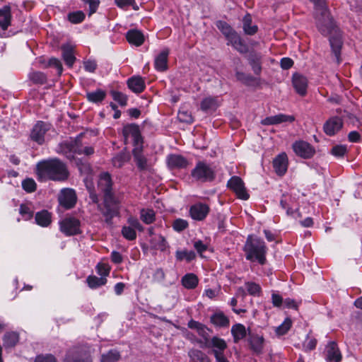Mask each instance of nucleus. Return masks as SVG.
I'll return each instance as SVG.
<instances>
[{
  "mask_svg": "<svg viewBox=\"0 0 362 362\" xmlns=\"http://www.w3.org/2000/svg\"><path fill=\"white\" fill-rule=\"evenodd\" d=\"M113 182L107 172L100 173L98 182V190L103 195V208L100 209L107 223H112L114 217L119 214L120 202L113 191Z\"/></svg>",
  "mask_w": 362,
  "mask_h": 362,
  "instance_id": "1",
  "label": "nucleus"
},
{
  "mask_svg": "<svg viewBox=\"0 0 362 362\" xmlns=\"http://www.w3.org/2000/svg\"><path fill=\"white\" fill-rule=\"evenodd\" d=\"M37 173L40 179L64 181L69 177L66 165L59 159L54 158L39 162Z\"/></svg>",
  "mask_w": 362,
  "mask_h": 362,
  "instance_id": "2",
  "label": "nucleus"
},
{
  "mask_svg": "<svg viewBox=\"0 0 362 362\" xmlns=\"http://www.w3.org/2000/svg\"><path fill=\"white\" fill-rule=\"evenodd\" d=\"M267 247L265 242L257 237L249 235L243 247L245 259L251 262H257L260 265L267 263Z\"/></svg>",
  "mask_w": 362,
  "mask_h": 362,
  "instance_id": "3",
  "label": "nucleus"
},
{
  "mask_svg": "<svg viewBox=\"0 0 362 362\" xmlns=\"http://www.w3.org/2000/svg\"><path fill=\"white\" fill-rule=\"evenodd\" d=\"M193 180L198 182H211L216 178V173L209 164L205 161H198L190 174Z\"/></svg>",
  "mask_w": 362,
  "mask_h": 362,
  "instance_id": "4",
  "label": "nucleus"
},
{
  "mask_svg": "<svg viewBox=\"0 0 362 362\" xmlns=\"http://www.w3.org/2000/svg\"><path fill=\"white\" fill-rule=\"evenodd\" d=\"M81 138L82 136L78 135L74 139H71L69 141H64L59 146L60 151L69 160L74 158V153L83 154L84 146H83Z\"/></svg>",
  "mask_w": 362,
  "mask_h": 362,
  "instance_id": "5",
  "label": "nucleus"
},
{
  "mask_svg": "<svg viewBox=\"0 0 362 362\" xmlns=\"http://www.w3.org/2000/svg\"><path fill=\"white\" fill-rule=\"evenodd\" d=\"M315 20L317 28L322 35L327 36L337 31L329 11H326V13H315Z\"/></svg>",
  "mask_w": 362,
  "mask_h": 362,
  "instance_id": "6",
  "label": "nucleus"
},
{
  "mask_svg": "<svg viewBox=\"0 0 362 362\" xmlns=\"http://www.w3.org/2000/svg\"><path fill=\"white\" fill-rule=\"evenodd\" d=\"M122 134L124 139L125 144L129 143V138L132 139V144L134 147L143 146V137L141 134L139 125L132 123L124 126L122 129Z\"/></svg>",
  "mask_w": 362,
  "mask_h": 362,
  "instance_id": "7",
  "label": "nucleus"
},
{
  "mask_svg": "<svg viewBox=\"0 0 362 362\" xmlns=\"http://www.w3.org/2000/svg\"><path fill=\"white\" fill-rule=\"evenodd\" d=\"M50 124L43 121H37L32 128L30 134V139L39 145L45 143V136L50 129Z\"/></svg>",
  "mask_w": 362,
  "mask_h": 362,
  "instance_id": "8",
  "label": "nucleus"
},
{
  "mask_svg": "<svg viewBox=\"0 0 362 362\" xmlns=\"http://www.w3.org/2000/svg\"><path fill=\"white\" fill-rule=\"evenodd\" d=\"M227 187L235 193L238 198L247 200L250 197L243 180L238 176H233L227 182Z\"/></svg>",
  "mask_w": 362,
  "mask_h": 362,
  "instance_id": "9",
  "label": "nucleus"
},
{
  "mask_svg": "<svg viewBox=\"0 0 362 362\" xmlns=\"http://www.w3.org/2000/svg\"><path fill=\"white\" fill-rule=\"evenodd\" d=\"M292 148L296 156L304 159L311 158L315 154V148L308 142L303 140L295 141L292 145Z\"/></svg>",
  "mask_w": 362,
  "mask_h": 362,
  "instance_id": "10",
  "label": "nucleus"
},
{
  "mask_svg": "<svg viewBox=\"0 0 362 362\" xmlns=\"http://www.w3.org/2000/svg\"><path fill=\"white\" fill-rule=\"evenodd\" d=\"M187 326L189 328L192 329H195L198 334L203 339H196L195 341L201 345H206L207 342L210 341V335L209 332H211V330L208 328L205 325L194 320H191L188 322Z\"/></svg>",
  "mask_w": 362,
  "mask_h": 362,
  "instance_id": "11",
  "label": "nucleus"
},
{
  "mask_svg": "<svg viewBox=\"0 0 362 362\" xmlns=\"http://www.w3.org/2000/svg\"><path fill=\"white\" fill-rule=\"evenodd\" d=\"M60 230L67 236L74 235L81 233V223L78 219L74 217H69L60 221Z\"/></svg>",
  "mask_w": 362,
  "mask_h": 362,
  "instance_id": "12",
  "label": "nucleus"
},
{
  "mask_svg": "<svg viewBox=\"0 0 362 362\" xmlns=\"http://www.w3.org/2000/svg\"><path fill=\"white\" fill-rule=\"evenodd\" d=\"M63 362H91L90 354L78 347L70 349L66 354Z\"/></svg>",
  "mask_w": 362,
  "mask_h": 362,
  "instance_id": "13",
  "label": "nucleus"
},
{
  "mask_svg": "<svg viewBox=\"0 0 362 362\" xmlns=\"http://www.w3.org/2000/svg\"><path fill=\"white\" fill-rule=\"evenodd\" d=\"M134 161L141 172L150 171L151 165L143 153V146L134 147L132 150Z\"/></svg>",
  "mask_w": 362,
  "mask_h": 362,
  "instance_id": "14",
  "label": "nucleus"
},
{
  "mask_svg": "<svg viewBox=\"0 0 362 362\" xmlns=\"http://www.w3.org/2000/svg\"><path fill=\"white\" fill-rule=\"evenodd\" d=\"M76 192L72 189H64L61 191V194L59 197V202L66 209H70L73 208L76 203Z\"/></svg>",
  "mask_w": 362,
  "mask_h": 362,
  "instance_id": "15",
  "label": "nucleus"
},
{
  "mask_svg": "<svg viewBox=\"0 0 362 362\" xmlns=\"http://www.w3.org/2000/svg\"><path fill=\"white\" fill-rule=\"evenodd\" d=\"M209 206L201 202L196 203L191 206L189 214L192 219L196 221H203L209 214Z\"/></svg>",
  "mask_w": 362,
  "mask_h": 362,
  "instance_id": "16",
  "label": "nucleus"
},
{
  "mask_svg": "<svg viewBox=\"0 0 362 362\" xmlns=\"http://www.w3.org/2000/svg\"><path fill=\"white\" fill-rule=\"evenodd\" d=\"M226 40H228L227 45H231L238 52L241 54L247 52L248 47L247 45L235 30L230 33L226 37Z\"/></svg>",
  "mask_w": 362,
  "mask_h": 362,
  "instance_id": "17",
  "label": "nucleus"
},
{
  "mask_svg": "<svg viewBox=\"0 0 362 362\" xmlns=\"http://www.w3.org/2000/svg\"><path fill=\"white\" fill-rule=\"evenodd\" d=\"M288 165V156L284 152L277 155L273 160V168L275 173L279 176H283L286 174Z\"/></svg>",
  "mask_w": 362,
  "mask_h": 362,
  "instance_id": "18",
  "label": "nucleus"
},
{
  "mask_svg": "<svg viewBox=\"0 0 362 362\" xmlns=\"http://www.w3.org/2000/svg\"><path fill=\"white\" fill-rule=\"evenodd\" d=\"M343 127V121L339 117L329 118L323 126L325 133L328 136H334Z\"/></svg>",
  "mask_w": 362,
  "mask_h": 362,
  "instance_id": "19",
  "label": "nucleus"
},
{
  "mask_svg": "<svg viewBox=\"0 0 362 362\" xmlns=\"http://www.w3.org/2000/svg\"><path fill=\"white\" fill-rule=\"evenodd\" d=\"M210 322L219 329H226L230 326L229 317L221 310H217L211 315Z\"/></svg>",
  "mask_w": 362,
  "mask_h": 362,
  "instance_id": "20",
  "label": "nucleus"
},
{
  "mask_svg": "<svg viewBox=\"0 0 362 362\" xmlns=\"http://www.w3.org/2000/svg\"><path fill=\"white\" fill-rule=\"evenodd\" d=\"M293 86L298 94L301 96H305L307 93L308 79L305 76L294 74L292 78Z\"/></svg>",
  "mask_w": 362,
  "mask_h": 362,
  "instance_id": "21",
  "label": "nucleus"
},
{
  "mask_svg": "<svg viewBox=\"0 0 362 362\" xmlns=\"http://www.w3.org/2000/svg\"><path fill=\"white\" fill-rule=\"evenodd\" d=\"M201 348H212V353L223 354L227 349V344L223 339L218 337H213L206 345H201Z\"/></svg>",
  "mask_w": 362,
  "mask_h": 362,
  "instance_id": "22",
  "label": "nucleus"
},
{
  "mask_svg": "<svg viewBox=\"0 0 362 362\" xmlns=\"http://www.w3.org/2000/svg\"><path fill=\"white\" fill-rule=\"evenodd\" d=\"M295 120V117L293 115H288L285 114H279L274 116L267 117L262 120L263 125H275L284 122H293Z\"/></svg>",
  "mask_w": 362,
  "mask_h": 362,
  "instance_id": "23",
  "label": "nucleus"
},
{
  "mask_svg": "<svg viewBox=\"0 0 362 362\" xmlns=\"http://www.w3.org/2000/svg\"><path fill=\"white\" fill-rule=\"evenodd\" d=\"M329 44L338 64L341 62L340 54L342 47V39L341 34L335 31L334 35L329 37Z\"/></svg>",
  "mask_w": 362,
  "mask_h": 362,
  "instance_id": "24",
  "label": "nucleus"
},
{
  "mask_svg": "<svg viewBox=\"0 0 362 362\" xmlns=\"http://www.w3.org/2000/svg\"><path fill=\"white\" fill-rule=\"evenodd\" d=\"M262 54L255 51L250 52L247 55L249 64L251 66L254 74L258 76L262 72Z\"/></svg>",
  "mask_w": 362,
  "mask_h": 362,
  "instance_id": "25",
  "label": "nucleus"
},
{
  "mask_svg": "<svg viewBox=\"0 0 362 362\" xmlns=\"http://www.w3.org/2000/svg\"><path fill=\"white\" fill-rule=\"evenodd\" d=\"M326 359L329 362H339L341 354L335 341H330L326 347Z\"/></svg>",
  "mask_w": 362,
  "mask_h": 362,
  "instance_id": "26",
  "label": "nucleus"
},
{
  "mask_svg": "<svg viewBox=\"0 0 362 362\" xmlns=\"http://www.w3.org/2000/svg\"><path fill=\"white\" fill-rule=\"evenodd\" d=\"M167 163L170 168H185L189 163L182 156L178 154H170L167 157Z\"/></svg>",
  "mask_w": 362,
  "mask_h": 362,
  "instance_id": "27",
  "label": "nucleus"
},
{
  "mask_svg": "<svg viewBox=\"0 0 362 362\" xmlns=\"http://www.w3.org/2000/svg\"><path fill=\"white\" fill-rule=\"evenodd\" d=\"M169 53V49L165 48L156 56L154 61V67L157 71L163 72L168 69V57Z\"/></svg>",
  "mask_w": 362,
  "mask_h": 362,
  "instance_id": "28",
  "label": "nucleus"
},
{
  "mask_svg": "<svg viewBox=\"0 0 362 362\" xmlns=\"http://www.w3.org/2000/svg\"><path fill=\"white\" fill-rule=\"evenodd\" d=\"M128 88L135 93H140L143 92L146 88V84L142 78L139 76H134L127 80Z\"/></svg>",
  "mask_w": 362,
  "mask_h": 362,
  "instance_id": "29",
  "label": "nucleus"
},
{
  "mask_svg": "<svg viewBox=\"0 0 362 362\" xmlns=\"http://www.w3.org/2000/svg\"><path fill=\"white\" fill-rule=\"evenodd\" d=\"M126 38L129 44L136 47L141 46L145 40L143 33L136 29H132L127 31Z\"/></svg>",
  "mask_w": 362,
  "mask_h": 362,
  "instance_id": "30",
  "label": "nucleus"
},
{
  "mask_svg": "<svg viewBox=\"0 0 362 362\" xmlns=\"http://www.w3.org/2000/svg\"><path fill=\"white\" fill-rule=\"evenodd\" d=\"M231 334L233 337V342L238 343L247 336V330L244 325L236 323L231 327Z\"/></svg>",
  "mask_w": 362,
  "mask_h": 362,
  "instance_id": "31",
  "label": "nucleus"
},
{
  "mask_svg": "<svg viewBox=\"0 0 362 362\" xmlns=\"http://www.w3.org/2000/svg\"><path fill=\"white\" fill-rule=\"evenodd\" d=\"M11 19L10 6H4L2 8H0V28L6 30L11 24Z\"/></svg>",
  "mask_w": 362,
  "mask_h": 362,
  "instance_id": "32",
  "label": "nucleus"
},
{
  "mask_svg": "<svg viewBox=\"0 0 362 362\" xmlns=\"http://www.w3.org/2000/svg\"><path fill=\"white\" fill-rule=\"evenodd\" d=\"M35 223L42 226L47 227L52 222V214L47 210H42L35 216Z\"/></svg>",
  "mask_w": 362,
  "mask_h": 362,
  "instance_id": "33",
  "label": "nucleus"
},
{
  "mask_svg": "<svg viewBox=\"0 0 362 362\" xmlns=\"http://www.w3.org/2000/svg\"><path fill=\"white\" fill-rule=\"evenodd\" d=\"M182 285L187 289H194L199 284V279L193 273H187L181 279Z\"/></svg>",
  "mask_w": 362,
  "mask_h": 362,
  "instance_id": "34",
  "label": "nucleus"
},
{
  "mask_svg": "<svg viewBox=\"0 0 362 362\" xmlns=\"http://www.w3.org/2000/svg\"><path fill=\"white\" fill-rule=\"evenodd\" d=\"M62 57L65 64L71 67L76 61V57L74 54V49L69 45H65L62 47Z\"/></svg>",
  "mask_w": 362,
  "mask_h": 362,
  "instance_id": "35",
  "label": "nucleus"
},
{
  "mask_svg": "<svg viewBox=\"0 0 362 362\" xmlns=\"http://www.w3.org/2000/svg\"><path fill=\"white\" fill-rule=\"evenodd\" d=\"M243 28L246 35H253L257 30L258 27L252 24V16L250 13H247L243 19Z\"/></svg>",
  "mask_w": 362,
  "mask_h": 362,
  "instance_id": "36",
  "label": "nucleus"
},
{
  "mask_svg": "<svg viewBox=\"0 0 362 362\" xmlns=\"http://www.w3.org/2000/svg\"><path fill=\"white\" fill-rule=\"evenodd\" d=\"M188 356L192 362H211L209 357L199 349H190L188 351Z\"/></svg>",
  "mask_w": 362,
  "mask_h": 362,
  "instance_id": "37",
  "label": "nucleus"
},
{
  "mask_svg": "<svg viewBox=\"0 0 362 362\" xmlns=\"http://www.w3.org/2000/svg\"><path fill=\"white\" fill-rule=\"evenodd\" d=\"M86 97L90 103H100L105 100L106 92L102 89H97L95 91L87 92Z\"/></svg>",
  "mask_w": 362,
  "mask_h": 362,
  "instance_id": "38",
  "label": "nucleus"
},
{
  "mask_svg": "<svg viewBox=\"0 0 362 362\" xmlns=\"http://www.w3.org/2000/svg\"><path fill=\"white\" fill-rule=\"evenodd\" d=\"M19 340L18 334L16 332L5 333L3 337L4 346L6 349L12 348L16 345Z\"/></svg>",
  "mask_w": 362,
  "mask_h": 362,
  "instance_id": "39",
  "label": "nucleus"
},
{
  "mask_svg": "<svg viewBox=\"0 0 362 362\" xmlns=\"http://www.w3.org/2000/svg\"><path fill=\"white\" fill-rule=\"evenodd\" d=\"M249 343L251 349L256 351L259 352L262 349V344L264 342V338L262 336L257 334H252L249 332Z\"/></svg>",
  "mask_w": 362,
  "mask_h": 362,
  "instance_id": "40",
  "label": "nucleus"
},
{
  "mask_svg": "<svg viewBox=\"0 0 362 362\" xmlns=\"http://www.w3.org/2000/svg\"><path fill=\"white\" fill-rule=\"evenodd\" d=\"M28 78L35 84L43 85L47 81V76L42 71H33L29 73Z\"/></svg>",
  "mask_w": 362,
  "mask_h": 362,
  "instance_id": "41",
  "label": "nucleus"
},
{
  "mask_svg": "<svg viewBox=\"0 0 362 362\" xmlns=\"http://www.w3.org/2000/svg\"><path fill=\"white\" fill-rule=\"evenodd\" d=\"M129 159V155L125 151L117 153L112 158V165L116 168L122 167Z\"/></svg>",
  "mask_w": 362,
  "mask_h": 362,
  "instance_id": "42",
  "label": "nucleus"
},
{
  "mask_svg": "<svg viewBox=\"0 0 362 362\" xmlns=\"http://www.w3.org/2000/svg\"><path fill=\"white\" fill-rule=\"evenodd\" d=\"M88 286L92 289H96L107 283V279L104 276L98 277L94 275H90L86 279Z\"/></svg>",
  "mask_w": 362,
  "mask_h": 362,
  "instance_id": "43",
  "label": "nucleus"
},
{
  "mask_svg": "<svg viewBox=\"0 0 362 362\" xmlns=\"http://www.w3.org/2000/svg\"><path fill=\"white\" fill-rule=\"evenodd\" d=\"M140 218L146 224H151L156 220V214L151 209H142L140 211Z\"/></svg>",
  "mask_w": 362,
  "mask_h": 362,
  "instance_id": "44",
  "label": "nucleus"
},
{
  "mask_svg": "<svg viewBox=\"0 0 362 362\" xmlns=\"http://www.w3.org/2000/svg\"><path fill=\"white\" fill-rule=\"evenodd\" d=\"M245 288L249 295L252 296H260L262 292L261 286L253 281L245 282Z\"/></svg>",
  "mask_w": 362,
  "mask_h": 362,
  "instance_id": "45",
  "label": "nucleus"
},
{
  "mask_svg": "<svg viewBox=\"0 0 362 362\" xmlns=\"http://www.w3.org/2000/svg\"><path fill=\"white\" fill-rule=\"evenodd\" d=\"M175 257L177 261H182L185 259L187 262H190L196 257V254L192 250H177L175 252Z\"/></svg>",
  "mask_w": 362,
  "mask_h": 362,
  "instance_id": "46",
  "label": "nucleus"
},
{
  "mask_svg": "<svg viewBox=\"0 0 362 362\" xmlns=\"http://www.w3.org/2000/svg\"><path fill=\"white\" fill-rule=\"evenodd\" d=\"M200 107L204 112L216 110L217 107L216 99L212 97L205 98L201 102Z\"/></svg>",
  "mask_w": 362,
  "mask_h": 362,
  "instance_id": "47",
  "label": "nucleus"
},
{
  "mask_svg": "<svg viewBox=\"0 0 362 362\" xmlns=\"http://www.w3.org/2000/svg\"><path fill=\"white\" fill-rule=\"evenodd\" d=\"M153 247L160 252H165L169 248V245L166 239L161 235L158 238H153L151 240Z\"/></svg>",
  "mask_w": 362,
  "mask_h": 362,
  "instance_id": "48",
  "label": "nucleus"
},
{
  "mask_svg": "<svg viewBox=\"0 0 362 362\" xmlns=\"http://www.w3.org/2000/svg\"><path fill=\"white\" fill-rule=\"evenodd\" d=\"M119 358V352L116 349H111L101 356L100 362H117Z\"/></svg>",
  "mask_w": 362,
  "mask_h": 362,
  "instance_id": "49",
  "label": "nucleus"
},
{
  "mask_svg": "<svg viewBox=\"0 0 362 362\" xmlns=\"http://www.w3.org/2000/svg\"><path fill=\"white\" fill-rule=\"evenodd\" d=\"M85 18L86 15L82 11L69 12L67 14L68 21L73 24H78L82 23Z\"/></svg>",
  "mask_w": 362,
  "mask_h": 362,
  "instance_id": "50",
  "label": "nucleus"
},
{
  "mask_svg": "<svg viewBox=\"0 0 362 362\" xmlns=\"http://www.w3.org/2000/svg\"><path fill=\"white\" fill-rule=\"evenodd\" d=\"M293 322L290 317H286L284 321L278 327H276L275 332L276 335L282 336L286 334L292 326Z\"/></svg>",
  "mask_w": 362,
  "mask_h": 362,
  "instance_id": "51",
  "label": "nucleus"
},
{
  "mask_svg": "<svg viewBox=\"0 0 362 362\" xmlns=\"http://www.w3.org/2000/svg\"><path fill=\"white\" fill-rule=\"evenodd\" d=\"M19 214L25 221H28L33 216V210L30 205L21 204L19 207Z\"/></svg>",
  "mask_w": 362,
  "mask_h": 362,
  "instance_id": "52",
  "label": "nucleus"
},
{
  "mask_svg": "<svg viewBox=\"0 0 362 362\" xmlns=\"http://www.w3.org/2000/svg\"><path fill=\"white\" fill-rule=\"evenodd\" d=\"M216 25L226 38L230 35V33L235 31V30L228 23L223 21H218L216 23Z\"/></svg>",
  "mask_w": 362,
  "mask_h": 362,
  "instance_id": "53",
  "label": "nucleus"
},
{
  "mask_svg": "<svg viewBox=\"0 0 362 362\" xmlns=\"http://www.w3.org/2000/svg\"><path fill=\"white\" fill-rule=\"evenodd\" d=\"M236 78L247 86L252 85L256 78L250 74H247L241 71H237L235 73Z\"/></svg>",
  "mask_w": 362,
  "mask_h": 362,
  "instance_id": "54",
  "label": "nucleus"
},
{
  "mask_svg": "<svg viewBox=\"0 0 362 362\" xmlns=\"http://www.w3.org/2000/svg\"><path fill=\"white\" fill-rule=\"evenodd\" d=\"M177 118L180 122L187 124H192L194 118L190 112L185 110H180L177 114Z\"/></svg>",
  "mask_w": 362,
  "mask_h": 362,
  "instance_id": "55",
  "label": "nucleus"
},
{
  "mask_svg": "<svg viewBox=\"0 0 362 362\" xmlns=\"http://www.w3.org/2000/svg\"><path fill=\"white\" fill-rule=\"evenodd\" d=\"M111 95L114 100L117 102L121 106H126L127 104V96L122 92L112 90Z\"/></svg>",
  "mask_w": 362,
  "mask_h": 362,
  "instance_id": "56",
  "label": "nucleus"
},
{
  "mask_svg": "<svg viewBox=\"0 0 362 362\" xmlns=\"http://www.w3.org/2000/svg\"><path fill=\"white\" fill-rule=\"evenodd\" d=\"M22 187L25 192L31 193L36 190L37 185L33 178H26L22 182Z\"/></svg>",
  "mask_w": 362,
  "mask_h": 362,
  "instance_id": "57",
  "label": "nucleus"
},
{
  "mask_svg": "<svg viewBox=\"0 0 362 362\" xmlns=\"http://www.w3.org/2000/svg\"><path fill=\"white\" fill-rule=\"evenodd\" d=\"M188 222L182 218H177L173 223V228L177 232H181L188 227Z\"/></svg>",
  "mask_w": 362,
  "mask_h": 362,
  "instance_id": "58",
  "label": "nucleus"
},
{
  "mask_svg": "<svg viewBox=\"0 0 362 362\" xmlns=\"http://www.w3.org/2000/svg\"><path fill=\"white\" fill-rule=\"evenodd\" d=\"M122 234L128 240H134L136 238V233L134 229L129 226H123Z\"/></svg>",
  "mask_w": 362,
  "mask_h": 362,
  "instance_id": "59",
  "label": "nucleus"
},
{
  "mask_svg": "<svg viewBox=\"0 0 362 362\" xmlns=\"http://www.w3.org/2000/svg\"><path fill=\"white\" fill-rule=\"evenodd\" d=\"M294 199L288 193L283 194L280 199V206L282 209H286L292 205Z\"/></svg>",
  "mask_w": 362,
  "mask_h": 362,
  "instance_id": "60",
  "label": "nucleus"
},
{
  "mask_svg": "<svg viewBox=\"0 0 362 362\" xmlns=\"http://www.w3.org/2000/svg\"><path fill=\"white\" fill-rule=\"evenodd\" d=\"M284 298L278 291H272V303L274 307L281 308L284 305Z\"/></svg>",
  "mask_w": 362,
  "mask_h": 362,
  "instance_id": "61",
  "label": "nucleus"
},
{
  "mask_svg": "<svg viewBox=\"0 0 362 362\" xmlns=\"http://www.w3.org/2000/svg\"><path fill=\"white\" fill-rule=\"evenodd\" d=\"M316 13H326L328 11V8L326 6L325 0H313Z\"/></svg>",
  "mask_w": 362,
  "mask_h": 362,
  "instance_id": "62",
  "label": "nucleus"
},
{
  "mask_svg": "<svg viewBox=\"0 0 362 362\" xmlns=\"http://www.w3.org/2000/svg\"><path fill=\"white\" fill-rule=\"evenodd\" d=\"M84 4H88L89 7L88 15L95 13L100 5V0H81Z\"/></svg>",
  "mask_w": 362,
  "mask_h": 362,
  "instance_id": "63",
  "label": "nucleus"
},
{
  "mask_svg": "<svg viewBox=\"0 0 362 362\" xmlns=\"http://www.w3.org/2000/svg\"><path fill=\"white\" fill-rule=\"evenodd\" d=\"M35 362H57L55 357L51 354L37 356Z\"/></svg>",
  "mask_w": 362,
  "mask_h": 362,
  "instance_id": "64",
  "label": "nucleus"
}]
</instances>
